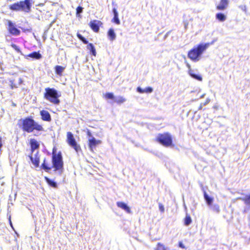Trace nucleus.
<instances>
[{"mask_svg": "<svg viewBox=\"0 0 250 250\" xmlns=\"http://www.w3.org/2000/svg\"><path fill=\"white\" fill-rule=\"evenodd\" d=\"M126 101V99L123 97V96H117L116 97H115L114 101L115 102L117 103V104H122L124 102H125Z\"/></svg>", "mask_w": 250, "mask_h": 250, "instance_id": "nucleus-23", "label": "nucleus"}, {"mask_svg": "<svg viewBox=\"0 0 250 250\" xmlns=\"http://www.w3.org/2000/svg\"><path fill=\"white\" fill-rule=\"evenodd\" d=\"M8 30L13 35H18L20 31L17 29L11 21H8Z\"/></svg>", "mask_w": 250, "mask_h": 250, "instance_id": "nucleus-11", "label": "nucleus"}, {"mask_svg": "<svg viewBox=\"0 0 250 250\" xmlns=\"http://www.w3.org/2000/svg\"><path fill=\"white\" fill-rule=\"evenodd\" d=\"M88 146L91 151H93V149L97 146L102 143V141L99 140H96L94 137L88 138Z\"/></svg>", "mask_w": 250, "mask_h": 250, "instance_id": "nucleus-8", "label": "nucleus"}, {"mask_svg": "<svg viewBox=\"0 0 250 250\" xmlns=\"http://www.w3.org/2000/svg\"><path fill=\"white\" fill-rule=\"evenodd\" d=\"M243 10L246 11V6H241L240 7Z\"/></svg>", "mask_w": 250, "mask_h": 250, "instance_id": "nucleus-39", "label": "nucleus"}, {"mask_svg": "<svg viewBox=\"0 0 250 250\" xmlns=\"http://www.w3.org/2000/svg\"><path fill=\"white\" fill-rule=\"evenodd\" d=\"M215 16L216 19L221 22L225 21L227 19V16L221 13L216 14Z\"/></svg>", "mask_w": 250, "mask_h": 250, "instance_id": "nucleus-20", "label": "nucleus"}, {"mask_svg": "<svg viewBox=\"0 0 250 250\" xmlns=\"http://www.w3.org/2000/svg\"><path fill=\"white\" fill-rule=\"evenodd\" d=\"M209 102H210V99L208 98V99H207L205 103L203 104V105H205L207 104H208Z\"/></svg>", "mask_w": 250, "mask_h": 250, "instance_id": "nucleus-38", "label": "nucleus"}, {"mask_svg": "<svg viewBox=\"0 0 250 250\" xmlns=\"http://www.w3.org/2000/svg\"><path fill=\"white\" fill-rule=\"evenodd\" d=\"M102 24V22L98 20L92 21L89 23L90 27L95 32H98L99 31V27Z\"/></svg>", "mask_w": 250, "mask_h": 250, "instance_id": "nucleus-10", "label": "nucleus"}, {"mask_svg": "<svg viewBox=\"0 0 250 250\" xmlns=\"http://www.w3.org/2000/svg\"><path fill=\"white\" fill-rule=\"evenodd\" d=\"M205 94H203V95L200 97V98H203L205 97Z\"/></svg>", "mask_w": 250, "mask_h": 250, "instance_id": "nucleus-40", "label": "nucleus"}, {"mask_svg": "<svg viewBox=\"0 0 250 250\" xmlns=\"http://www.w3.org/2000/svg\"><path fill=\"white\" fill-rule=\"evenodd\" d=\"M63 161L61 153L56 154L54 151L52 154V164L49 165L46 163L44 160L42 167L46 171L50 170L52 168H54V171L61 174L63 171Z\"/></svg>", "mask_w": 250, "mask_h": 250, "instance_id": "nucleus-1", "label": "nucleus"}, {"mask_svg": "<svg viewBox=\"0 0 250 250\" xmlns=\"http://www.w3.org/2000/svg\"><path fill=\"white\" fill-rule=\"evenodd\" d=\"M137 91L140 93H150L153 91V88L151 87H147L143 89L140 87H138L137 88Z\"/></svg>", "mask_w": 250, "mask_h": 250, "instance_id": "nucleus-15", "label": "nucleus"}, {"mask_svg": "<svg viewBox=\"0 0 250 250\" xmlns=\"http://www.w3.org/2000/svg\"><path fill=\"white\" fill-rule=\"evenodd\" d=\"M187 65L189 68L188 74H189V75L190 76H191L192 78H193L198 81H201L202 80V77L200 75H196V74H195L194 71L190 68V65L188 64Z\"/></svg>", "mask_w": 250, "mask_h": 250, "instance_id": "nucleus-14", "label": "nucleus"}, {"mask_svg": "<svg viewBox=\"0 0 250 250\" xmlns=\"http://www.w3.org/2000/svg\"><path fill=\"white\" fill-rule=\"evenodd\" d=\"M46 93L44 97L50 102L55 104H58L60 101L59 98L61 96V93H58L54 88H47L45 89Z\"/></svg>", "mask_w": 250, "mask_h": 250, "instance_id": "nucleus-5", "label": "nucleus"}, {"mask_svg": "<svg viewBox=\"0 0 250 250\" xmlns=\"http://www.w3.org/2000/svg\"><path fill=\"white\" fill-rule=\"evenodd\" d=\"M104 97L106 99L115 100V97L112 93H106L104 95Z\"/></svg>", "mask_w": 250, "mask_h": 250, "instance_id": "nucleus-27", "label": "nucleus"}, {"mask_svg": "<svg viewBox=\"0 0 250 250\" xmlns=\"http://www.w3.org/2000/svg\"><path fill=\"white\" fill-rule=\"evenodd\" d=\"M30 144L32 149H35L37 148L39 146L38 142L35 139H31Z\"/></svg>", "mask_w": 250, "mask_h": 250, "instance_id": "nucleus-24", "label": "nucleus"}, {"mask_svg": "<svg viewBox=\"0 0 250 250\" xmlns=\"http://www.w3.org/2000/svg\"><path fill=\"white\" fill-rule=\"evenodd\" d=\"M214 42L210 43H201L190 50L188 53V57L194 62L199 61L201 58L202 54L209 46L213 44Z\"/></svg>", "mask_w": 250, "mask_h": 250, "instance_id": "nucleus-2", "label": "nucleus"}, {"mask_svg": "<svg viewBox=\"0 0 250 250\" xmlns=\"http://www.w3.org/2000/svg\"><path fill=\"white\" fill-rule=\"evenodd\" d=\"M40 113L42 120L47 122L51 121V118L50 115L47 111L42 110L41 111Z\"/></svg>", "mask_w": 250, "mask_h": 250, "instance_id": "nucleus-12", "label": "nucleus"}, {"mask_svg": "<svg viewBox=\"0 0 250 250\" xmlns=\"http://www.w3.org/2000/svg\"><path fill=\"white\" fill-rule=\"evenodd\" d=\"M67 142L76 152H78L81 150L80 146L77 143L73 135L70 132H68L67 133Z\"/></svg>", "mask_w": 250, "mask_h": 250, "instance_id": "nucleus-7", "label": "nucleus"}, {"mask_svg": "<svg viewBox=\"0 0 250 250\" xmlns=\"http://www.w3.org/2000/svg\"><path fill=\"white\" fill-rule=\"evenodd\" d=\"M241 200L244 202L245 204L247 205H250V195H246L244 197H238L237 199H235V200Z\"/></svg>", "mask_w": 250, "mask_h": 250, "instance_id": "nucleus-19", "label": "nucleus"}, {"mask_svg": "<svg viewBox=\"0 0 250 250\" xmlns=\"http://www.w3.org/2000/svg\"><path fill=\"white\" fill-rule=\"evenodd\" d=\"M30 159L33 164L36 167H38L39 165V157L37 155H35L34 156H31Z\"/></svg>", "mask_w": 250, "mask_h": 250, "instance_id": "nucleus-21", "label": "nucleus"}, {"mask_svg": "<svg viewBox=\"0 0 250 250\" xmlns=\"http://www.w3.org/2000/svg\"><path fill=\"white\" fill-rule=\"evenodd\" d=\"M79 39H80L81 41H82L84 43H87V42L85 40V39L80 34L77 35Z\"/></svg>", "mask_w": 250, "mask_h": 250, "instance_id": "nucleus-32", "label": "nucleus"}, {"mask_svg": "<svg viewBox=\"0 0 250 250\" xmlns=\"http://www.w3.org/2000/svg\"><path fill=\"white\" fill-rule=\"evenodd\" d=\"M107 36L109 40L110 41H113L115 40L116 38V33L114 32V30L112 28L109 29L107 32Z\"/></svg>", "mask_w": 250, "mask_h": 250, "instance_id": "nucleus-16", "label": "nucleus"}, {"mask_svg": "<svg viewBox=\"0 0 250 250\" xmlns=\"http://www.w3.org/2000/svg\"><path fill=\"white\" fill-rule=\"evenodd\" d=\"M157 140L165 146H169L172 145V139L168 133L159 134L157 137Z\"/></svg>", "mask_w": 250, "mask_h": 250, "instance_id": "nucleus-6", "label": "nucleus"}, {"mask_svg": "<svg viewBox=\"0 0 250 250\" xmlns=\"http://www.w3.org/2000/svg\"><path fill=\"white\" fill-rule=\"evenodd\" d=\"M229 3V0H221L216 5V9L220 11L224 10L228 7Z\"/></svg>", "mask_w": 250, "mask_h": 250, "instance_id": "nucleus-9", "label": "nucleus"}, {"mask_svg": "<svg viewBox=\"0 0 250 250\" xmlns=\"http://www.w3.org/2000/svg\"><path fill=\"white\" fill-rule=\"evenodd\" d=\"M11 46H12V47L14 49H15L16 51H17L18 52H20V50L19 48H18V47L16 45H15V44H12L11 45Z\"/></svg>", "mask_w": 250, "mask_h": 250, "instance_id": "nucleus-35", "label": "nucleus"}, {"mask_svg": "<svg viewBox=\"0 0 250 250\" xmlns=\"http://www.w3.org/2000/svg\"><path fill=\"white\" fill-rule=\"evenodd\" d=\"M29 56L31 58H36L37 59H40L41 58V55L37 52H34L31 53L29 55Z\"/></svg>", "mask_w": 250, "mask_h": 250, "instance_id": "nucleus-28", "label": "nucleus"}, {"mask_svg": "<svg viewBox=\"0 0 250 250\" xmlns=\"http://www.w3.org/2000/svg\"><path fill=\"white\" fill-rule=\"evenodd\" d=\"M113 12L114 14V18L112 20L113 22H115L117 24L119 25L120 24V21L118 18V13L116 8L113 9Z\"/></svg>", "mask_w": 250, "mask_h": 250, "instance_id": "nucleus-18", "label": "nucleus"}, {"mask_svg": "<svg viewBox=\"0 0 250 250\" xmlns=\"http://www.w3.org/2000/svg\"><path fill=\"white\" fill-rule=\"evenodd\" d=\"M204 197L207 202L208 206L209 207H211V206L212 205L213 198L210 197L206 192H204Z\"/></svg>", "mask_w": 250, "mask_h": 250, "instance_id": "nucleus-17", "label": "nucleus"}, {"mask_svg": "<svg viewBox=\"0 0 250 250\" xmlns=\"http://www.w3.org/2000/svg\"><path fill=\"white\" fill-rule=\"evenodd\" d=\"M64 67L62 66L57 65L55 68L56 73L59 75H62V74L64 71Z\"/></svg>", "mask_w": 250, "mask_h": 250, "instance_id": "nucleus-22", "label": "nucleus"}, {"mask_svg": "<svg viewBox=\"0 0 250 250\" xmlns=\"http://www.w3.org/2000/svg\"><path fill=\"white\" fill-rule=\"evenodd\" d=\"M32 3V0H25L24 1H21L10 5V8L12 10H21L26 12H29L30 11Z\"/></svg>", "mask_w": 250, "mask_h": 250, "instance_id": "nucleus-4", "label": "nucleus"}, {"mask_svg": "<svg viewBox=\"0 0 250 250\" xmlns=\"http://www.w3.org/2000/svg\"><path fill=\"white\" fill-rule=\"evenodd\" d=\"M83 9V8L82 7H80V6L78 7L76 9L77 15H78L80 14V13H82Z\"/></svg>", "mask_w": 250, "mask_h": 250, "instance_id": "nucleus-33", "label": "nucleus"}, {"mask_svg": "<svg viewBox=\"0 0 250 250\" xmlns=\"http://www.w3.org/2000/svg\"><path fill=\"white\" fill-rule=\"evenodd\" d=\"M117 205L119 208L124 209L127 213H131V209L125 203L122 202H118L117 203Z\"/></svg>", "mask_w": 250, "mask_h": 250, "instance_id": "nucleus-13", "label": "nucleus"}, {"mask_svg": "<svg viewBox=\"0 0 250 250\" xmlns=\"http://www.w3.org/2000/svg\"><path fill=\"white\" fill-rule=\"evenodd\" d=\"M209 208L214 212L217 213H219L220 212V207L217 204H212L211 207H209Z\"/></svg>", "mask_w": 250, "mask_h": 250, "instance_id": "nucleus-25", "label": "nucleus"}, {"mask_svg": "<svg viewBox=\"0 0 250 250\" xmlns=\"http://www.w3.org/2000/svg\"><path fill=\"white\" fill-rule=\"evenodd\" d=\"M22 128L27 132H32L34 130H43L42 126L30 118H26L22 121Z\"/></svg>", "mask_w": 250, "mask_h": 250, "instance_id": "nucleus-3", "label": "nucleus"}, {"mask_svg": "<svg viewBox=\"0 0 250 250\" xmlns=\"http://www.w3.org/2000/svg\"><path fill=\"white\" fill-rule=\"evenodd\" d=\"M45 178L46 182L50 186H51L54 188H56L57 184L56 183H55L54 182H53V181H52L51 180L49 179V178H48L47 177H45Z\"/></svg>", "mask_w": 250, "mask_h": 250, "instance_id": "nucleus-29", "label": "nucleus"}, {"mask_svg": "<svg viewBox=\"0 0 250 250\" xmlns=\"http://www.w3.org/2000/svg\"><path fill=\"white\" fill-rule=\"evenodd\" d=\"M87 48L91 51L92 54L94 56H96V50H95V49L94 48V46L91 43H89L87 45Z\"/></svg>", "mask_w": 250, "mask_h": 250, "instance_id": "nucleus-26", "label": "nucleus"}, {"mask_svg": "<svg viewBox=\"0 0 250 250\" xmlns=\"http://www.w3.org/2000/svg\"><path fill=\"white\" fill-rule=\"evenodd\" d=\"M191 222V219L189 215H187L185 219V224L188 226L189 225Z\"/></svg>", "mask_w": 250, "mask_h": 250, "instance_id": "nucleus-30", "label": "nucleus"}, {"mask_svg": "<svg viewBox=\"0 0 250 250\" xmlns=\"http://www.w3.org/2000/svg\"><path fill=\"white\" fill-rule=\"evenodd\" d=\"M179 246L180 248H182V249H185V246L184 245V244L182 243V242H179Z\"/></svg>", "mask_w": 250, "mask_h": 250, "instance_id": "nucleus-37", "label": "nucleus"}, {"mask_svg": "<svg viewBox=\"0 0 250 250\" xmlns=\"http://www.w3.org/2000/svg\"><path fill=\"white\" fill-rule=\"evenodd\" d=\"M156 250H167V249L164 246V245L158 243L157 244Z\"/></svg>", "mask_w": 250, "mask_h": 250, "instance_id": "nucleus-31", "label": "nucleus"}, {"mask_svg": "<svg viewBox=\"0 0 250 250\" xmlns=\"http://www.w3.org/2000/svg\"><path fill=\"white\" fill-rule=\"evenodd\" d=\"M159 208L161 212H163L164 211V210H165L164 207L162 204H159Z\"/></svg>", "mask_w": 250, "mask_h": 250, "instance_id": "nucleus-34", "label": "nucleus"}, {"mask_svg": "<svg viewBox=\"0 0 250 250\" xmlns=\"http://www.w3.org/2000/svg\"><path fill=\"white\" fill-rule=\"evenodd\" d=\"M87 135L88 136V138L94 137L92 136L91 133L89 131H87Z\"/></svg>", "mask_w": 250, "mask_h": 250, "instance_id": "nucleus-36", "label": "nucleus"}]
</instances>
